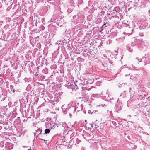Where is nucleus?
Masks as SVG:
<instances>
[{
    "mask_svg": "<svg viewBox=\"0 0 150 150\" xmlns=\"http://www.w3.org/2000/svg\"><path fill=\"white\" fill-rule=\"evenodd\" d=\"M83 108V105L81 104L80 105L78 104V106H76L74 108L73 107H71L70 108V111H73V112L74 113L77 110V112H79L82 110Z\"/></svg>",
    "mask_w": 150,
    "mask_h": 150,
    "instance_id": "nucleus-1",
    "label": "nucleus"
},
{
    "mask_svg": "<svg viewBox=\"0 0 150 150\" xmlns=\"http://www.w3.org/2000/svg\"><path fill=\"white\" fill-rule=\"evenodd\" d=\"M68 86V88L69 89H71L72 91H76L78 89L77 85L75 83L71 84V83H69L67 85Z\"/></svg>",
    "mask_w": 150,
    "mask_h": 150,
    "instance_id": "nucleus-2",
    "label": "nucleus"
},
{
    "mask_svg": "<svg viewBox=\"0 0 150 150\" xmlns=\"http://www.w3.org/2000/svg\"><path fill=\"white\" fill-rule=\"evenodd\" d=\"M150 56L148 54H146L144 57H143L142 58V61H144L145 64L144 65H146L149 62Z\"/></svg>",
    "mask_w": 150,
    "mask_h": 150,
    "instance_id": "nucleus-3",
    "label": "nucleus"
},
{
    "mask_svg": "<svg viewBox=\"0 0 150 150\" xmlns=\"http://www.w3.org/2000/svg\"><path fill=\"white\" fill-rule=\"evenodd\" d=\"M13 147V145L11 143L7 142L5 145L6 150H11Z\"/></svg>",
    "mask_w": 150,
    "mask_h": 150,
    "instance_id": "nucleus-4",
    "label": "nucleus"
},
{
    "mask_svg": "<svg viewBox=\"0 0 150 150\" xmlns=\"http://www.w3.org/2000/svg\"><path fill=\"white\" fill-rule=\"evenodd\" d=\"M115 109L116 112H118L121 109V106L119 104L116 105L115 107Z\"/></svg>",
    "mask_w": 150,
    "mask_h": 150,
    "instance_id": "nucleus-5",
    "label": "nucleus"
},
{
    "mask_svg": "<svg viewBox=\"0 0 150 150\" xmlns=\"http://www.w3.org/2000/svg\"><path fill=\"white\" fill-rule=\"evenodd\" d=\"M42 130L40 128L38 129L37 130L35 131V132L34 133V136H36V135L37 134V132H38L39 134H41Z\"/></svg>",
    "mask_w": 150,
    "mask_h": 150,
    "instance_id": "nucleus-6",
    "label": "nucleus"
},
{
    "mask_svg": "<svg viewBox=\"0 0 150 150\" xmlns=\"http://www.w3.org/2000/svg\"><path fill=\"white\" fill-rule=\"evenodd\" d=\"M142 61V59L139 58L138 57H137L134 61L135 62H137L138 63L139 62H141Z\"/></svg>",
    "mask_w": 150,
    "mask_h": 150,
    "instance_id": "nucleus-7",
    "label": "nucleus"
},
{
    "mask_svg": "<svg viewBox=\"0 0 150 150\" xmlns=\"http://www.w3.org/2000/svg\"><path fill=\"white\" fill-rule=\"evenodd\" d=\"M60 125L59 124H54L52 127H51V129H54L56 127H58Z\"/></svg>",
    "mask_w": 150,
    "mask_h": 150,
    "instance_id": "nucleus-8",
    "label": "nucleus"
},
{
    "mask_svg": "<svg viewBox=\"0 0 150 150\" xmlns=\"http://www.w3.org/2000/svg\"><path fill=\"white\" fill-rule=\"evenodd\" d=\"M124 39V38L122 37L116 39V40L120 42L123 41Z\"/></svg>",
    "mask_w": 150,
    "mask_h": 150,
    "instance_id": "nucleus-9",
    "label": "nucleus"
},
{
    "mask_svg": "<svg viewBox=\"0 0 150 150\" xmlns=\"http://www.w3.org/2000/svg\"><path fill=\"white\" fill-rule=\"evenodd\" d=\"M69 110V109L68 108H66L64 110H62L64 114H66L67 113V112Z\"/></svg>",
    "mask_w": 150,
    "mask_h": 150,
    "instance_id": "nucleus-10",
    "label": "nucleus"
},
{
    "mask_svg": "<svg viewBox=\"0 0 150 150\" xmlns=\"http://www.w3.org/2000/svg\"><path fill=\"white\" fill-rule=\"evenodd\" d=\"M50 130L49 129H46L45 130V133L47 134L50 132Z\"/></svg>",
    "mask_w": 150,
    "mask_h": 150,
    "instance_id": "nucleus-11",
    "label": "nucleus"
},
{
    "mask_svg": "<svg viewBox=\"0 0 150 150\" xmlns=\"http://www.w3.org/2000/svg\"><path fill=\"white\" fill-rule=\"evenodd\" d=\"M91 97L98 98L99 96V95L97 94H94L91 96Z\"/></svg>",
    "mask_w": 150,
    "mask_h": 150,
    "instance_id": "nucleus-12",
    "label": "nucleus"
},
{
    "mask_svg": "<svg viewBox=\"0 0 150 150\" xmlns=\"http://www.w3.org/2000/svg\"><path fill=\"white\" fill-rule=\"evenodd\" d=\"M106 24L105 23L102 26L101 30V31H102L103 30V29L105 28V27L107 26H105V25Z\"/></svg>",
    "mask_w": 150,
    "mask_h": 150,
    "instance_id": "nucleus-13",
    "label": "nucleus"
},
{
    "mask_svg": "<svg viewBox=\"0 0 150 150\" xmlns=\"http://www.w3.org/2000/svg\"><path fill=\"white\" fill-rule=\"evenodd\" d=\"M108 97H109V98H108V100H109L110 101L112 100L113 99V98H111V95H108Z\"/></svg>",
    "mask_w": 150,
    "mask_h": 150,
    "instance_id": "nucleus-14",
    "label": "nucleus"
},
{
    "mask_svg": "<svg viewBox=\"0 0 150 150\" xmlns=\"http://www.w3.org/2000/svg\"><path fill=\"white\" fill-rule=\"evenodd\" d=\"M65 108H66V107H65V105H62L61 107V108L62 109V110H64V109H66Z\"/></svg>",
    "mask_w": 150,
    "mask_h": 150,
    "instance_id": "nucleus-15",
    "label": "nucleus"
},
{
    "mask_svg": "<svg viewBox=\"0 0 150 150\" xmlns=\"http://www.w3.org/2000/svg\"><path fill=\"white\" fill-rule=\"evenodd\" d=\"M94 128L96 129L98 127H99V126H98L97 125H96V124H95L94 125Z\"/></svg>",
    "mask_w": 150,
    "mask_h": 150,
    "instance_id": "nucleus-16",
    "label": "nucleus"
},
{
    "mask_svg": "<svg viewBox=\"0 0 150 150\" xmlns=\"http://www.w3.org/2000/svg\"><path fill=\"white\" fill-rule=\"evenodd\" d=\"M112 123L115 125V126H117V124L116 123V122H115V121H112Z\"/></svg>",
    "mask_w": 150,
    "mask_h": 150,
    "instance_id": "nucleus-17",
    "label": "nucleus"
},
{
    "mask_svg": "<svg viewBox=\"0 0 150 150\" xmlns=\"http://www.w3.org/2000/svg\"><path fill=\"white\" fill-rule=\"evenodd\" d=\"M139 35L141 36H144V34L143 33H139Z\"/></svg>",
    "mask_w": 150,
    "mask_h": 150,
    "instance_id": "nucleus-18",
    "label": "nucleus"
},
{
    "mask_svg": "<svg viewBox=\"0 0 150 150\" xmlns=\"http://www.w3.org/2000/svg\"><path fill=\"white\" fill-rule=\"evenodd\" d=\"M128 49V50L129 51V52H131L132 51V49H130V48L129 49V48H128V49Z\"/></svg>",
    "mask_w": 150,
    "mask_h": 150,
    "instance_id": "nucleus-19",
    "label": "nucleus"
},
{
    "mask_svg": "<svg viewBox=\"0 0 150 150\" xmlns=\"http://www.w3.org/2000/svg\"><path fill=\"white\" fill-rule=\"evenodd\" d=\"M120 96H122L124 97L125 96V94H123V95H122V94H120Z\"/></svg>",
    "mask_w": 150,
    "mask_h": 150,
    "instance_id": "nucleus-20",
    "label": "nucleus"
},
{
    "mask_svg": "<svg viewBox=\"0 0 150 150\" xmlns=\"http://www.w3.org/2000/svg\"><path fill=\"white\" fill-rule=\"evenodd\" d=\"M134 79V77H133V76H131V77H130V79Z\"/></svg>",
    "mask_w": 150,
    "mask_h": 150,
    "instance_id": "nucleus-21",
    "label": "nucleus"
},
{
    "mask_svg": "<svg viewBox=\"0 0 150 150\" xmlns=\"http://www.w3.org/2000/svg\"><path fill=\"white\" fill-rule=\"evenodd\" d=\"M71 112H69V116H70V117H71L72 116V114H71Z\"/></svg>",
    "mask_w": 150,
    "mask_h": 150,
    "instance_id": "nucleus-22",
    "label": "nucleus"
},
{
    "mask_svg": "<svg viewBox=\"0 0 150 150\" xmlns=\"http://www.w3.org/2000/svg\"><path fill=\"white\" fill-rule=\"evenodd\" d=\"M136 45V44H133V43H132L131 44V45H132V46H134V45Z\"/></svg>",
    "mask_w": 150,
    "mask_h": 150,
    "instance_id": "nucleus-23",
    "label": "nucleus"
},
{
    "mask_svg": "<svg viewBox=\"0 0 150 150\" xmlns=\"http://www.w3.org/2000/svg\"><path fill=\"white\" fill-rule=\"evenodd\" d=\"M73 133L71 135V136H70V138H71V137H73Z\"/></svg>",
    "mask_w": 150,
    "mask_h": 150,
    "instance_id": "nucleus-24",
    "label": "nucleus"
},
{
    "mask_svg": "<svg viewBox=\"0 0 150 150\" xmlns=\"http://www.w3.org/2000/svg\"><path fill=\"white\" fill-rule=\"evenodd\" d=\"M132 68H135L136 67H135V66L134 65H132Z\"/></svg>",
    "mask_w": 150,
    "mask_h": 150,
    "instance_id": "nucleus-25",
    "label": "nucleus"
},
{
    "mask_svg": "<svg viewBox=\"0 0 150 150\" xmlns=\"http://www.w3.org/2000/svg\"><path fill=\"white\" fill-rule=\"evenodd\" d=\"M127 137L129 139H130V137L129 136H128Z\"/></svg>",
    "mask_w": 150,
    "mask_h": 150,
    "instance_id": "nucleus-26",
    "label": "nucleus"
},
{
    "mask_svg": "<svg viewBox=\"0 0 150 150\" xmlns=\"http://www.w3.org/2000/svg\"><path fill=\"white\" fill-rule=\"evenodd\" d=\"M4 129H5L6 130L8 129V128H7L6 127L4 128Z\"/></svg>",
    "mask_w": 150,
    "mask_h": 150,
    "instance_id": "nucleus-27",
    "label": "nucleus"
},
{
    "mask_svg": "<svg viewBox=\"0 0 150 150\" xmlns=\"http://www.w3.org/2000/svg\"><path fill=\"white\" fill-rule=\"evenodd\" d=\"M83 112L85 113H86V111L85 110H83Z\"/></svg>",
    "mask_w": 150,
    "mask_h": 150,
    "instance_id": "nucleus-28",
    "label": "nucleus"
},
{
    "mask_svg": "<svg viewBox=\"0 0 150 150\" xmlns=\"http://www.w3.org/2000/svg\"><path fill=\"white\" fill-rule=\"evenodd\" d=\"M41 140H43V139H41Z\"/></svg>",
    "mask_w": 150,
    "mask_h": 150,
    "instance_id": "nucleus-29",
    "label": "nucleus"
},
{
    "mask_svg": "<svg viewBox=\"0 0 150 150\" xmlns=\"http://www.w3.org/2000/svg\"><path fill=\"white\" fill-rule=\"evenodd\" d=\"M63 125H66V124H63Z\"/></svg>",
    "mask_w": 150,
    "mask_h": 150,
    "instance_id": "nucleus-30",
    "label": "nucleus"
},
{
    "mask_svg": "<svg viewBox=\"0 0 150 150\" xmlns=\"http://www.w3.org/2000/svg\"><path fill=\"white\" fill-rule=\"evenodd\" d=\"M28 150H30V149H28Z\"/></svg>",
    "mask_w": 150,
    "mask_h": 150,
    "instance_id": "nucleus-31",
    "label": "nucleus"
},
{
    "mask_svg": "<svg viewBox=\"0 0 150 150\" xmlns=\"http://www.w3.org/2000/svg\"><path fill=\"white\" fill-rule=\"evenodd\" d=\"M149 12H150V10H149Z\"/></svg>",
    "mask_w": 150,
    "mask_h": 150,
    "instance_id": "nucleus-32",
    "label": "nucleus"
},
{
    "mask_svg": "<svg viewBox=\"0 0 150 150\" xmlns=\"http://www.w3.org/2000/svg\"><path fill=\"white\" fill-rule=\"evenodd\" d=\"M37 133H38V132H37Z\"/></svg>",
    "mask_w": 150,
    "mask_h": 150,
    "instance_id": "nucleus-33",
    "label": "nucleus"
}]
</instances>
